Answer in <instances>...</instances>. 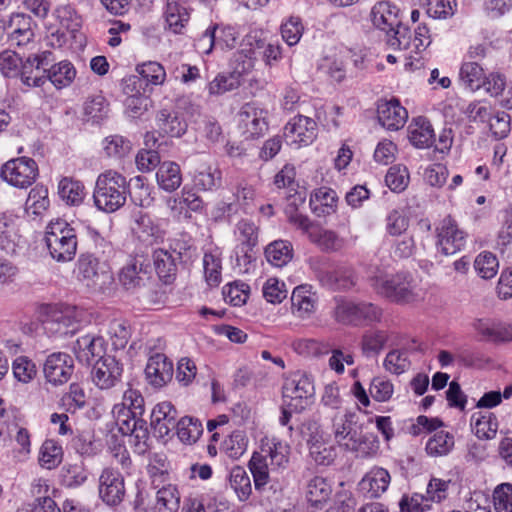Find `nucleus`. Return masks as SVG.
Wrapping results in <instances>:
<instances>
[{"label": "nucleus", "instance_id": "obj_27", "mask_svg": "<svg viewBox=\"0 0 512 512\" xmlns=\"http://www.w3.org/2000/svg\"><path fill=\"white\" fill-rule=\"evenodd\" d=\"M73 351L79 362L90 364L94 357H103L105 342L100 336L86 334L75 341Z\"/></svg>", "mask_w": 512, "mask_h": 512}, {"label": "nucleus", "instance_id": "obj_63", "mask_svg": "<svg viewBox=\"0 0 512 512\" xmlns=\"http://www.w3.org/2000/svg\"><path fill=\"white\" fill-rule=\"evenodd\" d=\"M262 292L266 301L272 304L281 303L288 294L285 283L274 277L265 281Z\"/></svg>", "mask_w": 512, "mask_h": 512}, {"label": "nucleus", "instance_id": "obj_17", "mask_svg": "<svg viewBox=\"0 0 512 512\" xmlns=\"http://www.w3.org/2000/svg\"><path fill=\"white\" fill-rule=\"evenodd\" d=\"M145 412L144 398L141 392L130 383L123 391L122 401L113 406L112 413L117 423L130 419L141 418Z\"/></svg>", "mask_w": 512, "mask_h": 512}, {"label": "nucleus", "instance_id": "obj_4", "mask_svg": "<svg viewBox=\"0 0 512 512\" xmlns=\"http://www.w3.org/2000/svg\"><path fill=\"white\" fill-rule=\"evenodd\" d=\"M45 244L53 260L58 263L70 262L77 252V231L64 219L51 220L46 226Z\"/></svg>", "mask_w": 512, "mask_h": 512}, {"label": "nucleus", "instance_id": "obj_45", "mask_svg": "<svg viewBox=\"0 0 512 512\" xmlns=\"http://www.w3.org/2000/svg\"><path fill=\"white\" fill-rule=\"evenodd\" d=\"M454 447V436L446 431L435 432L426 443L428 455L438 457L450 453Z\"/></svg>", "mask_w": 512, "mask_h": 512}, {"label": "nucleus", "instance_id": "obj_37", "mask_svg": "<svg viewBox=\"0 0 512 512\" xmlns=\"http://www.w3.org/2000/svg\"><path fill=\"white\" fill-rule=\"evenodd\" d=\"M379 441L373 434L358 433L346 444L345 450L353 452L357 457L369 458L377 454Z\"/></svg>", "mask_w": 512, "mask_h": 512}, {"label": "nucleus", "instance_id": "obj_6", "mask_svg": "<svg viewBox=\"0 0 512 512\" xmlns=\"http://www.w3.org/2000/svg\"><path fill=\"white\" fill-rule=\"evenodd\" d=\"M381 315V309L372 303H356L343 298L335 299V307L332 312L336 322L354 326L361 325L364 322L380 321Z\"/></svg>", "mask_w": 512, "mask_h": 512}, {"label": "nucleus", "instance_id": "obj_5", "mask_svg": "<svg viewBox=\"0 0 512 512\" xmlns=\"http://www.w3.org/2000/svg\"><path fill=\"white\" fill-rule=\"evenodd\" d=\"M370 281L377 293L392 301L410 303L420 298V292L412 278L405 273L393 276L379 273L372 276Z\"/></svg>", "mask_w": 512, "mask_h": 512}, {"label": "nucleus", "instance_id": "obj_41", "mask_svg": "<svg viewBox=\"0 0 512 512\" xmlns=\"http://www.w3.org/2000/svg\"><path fill=\"white\" fill-rule=\"evenodd\" d=\"M265 256L267 261L273 266L283 267L292 259V245L284 240L274 241L266 247Z\"/></svg>", "mask_w": 512, "mask_h": 512}, {"label": "nucleus", "instance_id": "obj_40", "mask_svg": "<svg viewBox=\"0 0 512 512\" xmlns=\"http://www.w3.org/2000/svg\"><path fill=\"white\" fill-rule=\"evenodd\" d=\"M235 236L245 257H248V252L258 243V227L252 220L242 219L236 224Z\"/></svg>", "mask_w": 512, "mask_h": 512}, {"label": "nucleus", "instance_id": "obj_62", "mask_svg": "<svg viewBox=\"0 0 512 512\" xmlns=\"http://www.w3.org/2000/svg\"><path fill=\"white\" fill-rule=\"evenodd\" d=\"M285 214L289 223L301 230L310 239V235L315 231L318 224L312 222L307 215L300 213L292 204L286 207Z\"/></svg>", "mask_w": 512, "mask_h": 512}, {"label": "nucleus", "instance_id": "obj_64", "mask_svg": "<svg viewBox=\"0 0 512 512\" xmlns=\"http://www.w3.org/2000/svg\"><path fill=\"white\" fill-rule=\"evenodd\" d=\"M493 500L497 512H512V485L503 483L497 486L494 490Z\"/></svg>", "mask_w": 512, "mask_h": 512}, {"label": "nucleus", "instance_id": "obj_14", "mask_svg": "<svg viewBox=\"0 0 512 512\" xmlns=\"http://www.w3.org/2000/svg\"><path fill=\"white\" fill-rule=\"evenodd\" d=\"M284 136L290 145L307 146L316 139L317 124L310 117L297 115L285 125Z\"/></svg>", "mask_w": 512, "mask_h": 512}, {"label": "nucleus", "instance_id": "obj_13", "mask_svg": "<svg viewBox=\"0 0 512 512\" xmlns=\"http://www.w3.org/2000/svg\"><path fill=\"white\" fill-rule=\"evenodd\" d=\"M237 116L238 127L247 139L258 137L268 129L267 112L255 103L244 104Z\"/></svg>", "mask_w": 512, "mask_h": 512}, {"label": "nucleus", "instance_id": "obj_11", "mask_svg": "<svg viewBox=\"0 0 512 512\" xmlns=\"http://www.w3.org/2000/svg\"><path fill=\"white\" fill-rule=\"evenodd\" d=\"M122 373V364L115 357L106 355L93 366L91 378L97 388L109 390L120 382Z\"/></svg>", "mask_w": 512, "mask_h": 512}, {"label": "nucleus", "instance_id": "obj_49", "mask_svg": "<svg viewBox=\"0 0 512 512\" xmlns=\"http://www.w3.org/2000/svg\"><path fill=\"white\" fill-rule=\"evenodd\" d=\"M229 484L240 501L248 500L252 493V485L250 477L244 468L237 466L231 470Z\"/></svg>", "mask_w": 512, "mask_h": 512}, {"label": "nucleus", "instance_id": "obj_32", "mask_svg": "<svg viewBox=\"0 0 512 512\" xmlns=\"http://www.w3.org/2000/svg\"><path fill=\"white\" fill-rule=\"evenodd\" d=\"M337 199V194L333 189L320 187L311 195L310 206L318 217L330 215L336 210Z\"/></svg>", "mask_w": 512, "mask_h": 512}, {"label": "nucleus", "instance_id": "obj_30", "mask_svg": "<svg viewBox=\"0 0 512 512\" xmlns=\"http://www.w3.org/2000/svg\"><path fill=\"white\" fill-rule=\"evenodd\" d=\"M391 476L382 467L372 468L360 481V488L369 494L370 498L381 496L389 487Z\"/></svg>", "mask_w": 512, "mask_h": 512}, {"label": "nucleus", "instance_id": "obj_39", "mask_svg": "<svg viewBox=\"0 0 512 512\" xmlns=\"http://www.w3.org/2000/svg\"><path fill=\"white\" fill-rule=\"evenodd\" d=\"M119 429L123 434H129L135 439V446L139 452H144L147 448V440L149 439L146 422L141 418L130 419L118 423Z\"/></svg>", "mask_w": 512, "mask_h": 512}, {"label": "nucleus", "instance_id": "obj_20", "mask_svg": "<svg viewBox=\"0 0 512 512\" xmlns=\"http://www.w3.org/2000/svg\"><path fill=\"white\" fill-rule=\"evenodd\" d=\"M398 8L389 1L381 0L374 4L370 19L374 27L384 31L387 38L400 26L397 19Z\"/></svg>", "mask_w": 512, "mask_h": 512}, {"label": "nucleus", "instance_id": "obj_51", "mask_svg": "<svg viewBox=\"0 0 512 512\" xmlns=\"http://www.w3.org/2000/svg\"><path fill=\"white\" fill-rule=\"evenodd\" d=\"M178 438L187 444L195 443L203 432V427L198 419L185 416L181 418L176 426Z\"/></svg>", "mask_w": 512, "mask_h": 512}, {"label": "nucleus", "instance_id": "obj_7", "mask_svg": "<svg viewBox=\"0 0 512 512\" xmlns=\"http://www.w3.org/2000/svg\"><path fill=\"white\" fill-rule=\"evenodd\" d=\"M75 271L77 279L94 291H104L113 280L106 263L100 262L90 253L79 256Z\"/></svg>", "mask_w": 512, "mask_h": 512}, {"label": "nucleus", "instance_id": "obj_16", "mask_svg": "<svg viewBox=\"0 0 512 512\" xmlns=\"http://www.w3.org/2000/svg\"><path fill=\"white\" fill-rule=\"evenodd\" d=\"M259 37L255 34H247L241 41L239 50L234 53L231 60L232 72L239 78L250 73L258 60L257 48Z\"/></svg>", "mask_w": 512, "mask_h": 512}, {"label": "nucleus", "instance_id": "obj_43", "mask_svg": "<svg viewBox=\"0 0 512 512\" xmlns=\"http://www.w3.org/2000/svg\"><path fill=\"white\" fill-rule=\"evenodd\" d=\"M155 270L165 283H169L176 273V258L167 250L158 249L153 253Z\"/></svg>", "mask_w": 512, "mask_h": 512}, {"label": "nucleus", "instance_id": "obj_9", "mask_svg": "<svg viewBox=\"0 0 512 512\" xmlns=\"http://www.w3.org/2000/svg\"><path fill=\"white\" fill-rule=\"evenodd\" d=\"M38 176V166L34 159L18 157L4 163L0 169V178L7 184L25 189L31 186Z\"/></svg>", "mask_w": 512, "mask_h": 512}, {"label": "nucleus", "instance_id": "obj_24", "mask_svg": "<svg viewBox=\"0 0 512 512\" xmlns=\"http://www.w3.org/2000/svg\"><path fill=\"white\" fill-rule=\"evenodd\" d=\"M155 122L160 134L171 137H181L185 134L188 126L180 112L169 108L159 110Z\"/></svg>", "mask_w": 512, "mask_h": 512}, {"label": "nucleus", "instance_id": "obj_48", "mask_svg": "<svg viewBox=\"0 0 512 512\" xmlns=\"http://www.w3.org/2000/svg\"><path fill=\"white\" fill-rule=\"evenodd\" d=\"M309 452L313 460L319 465L331 464L336 456L335 448L320 437L313 436L308 440Z\"/></svg>", "mask_w": 512, "mask_h": 512}, {"label": "nucleus", "instance_id": "obj_59", "mask_svg": "<svg viewBox=\"0 0 512 512\" xmlns=\"http://www.w3.org/2000/svg\"><path fill=\"white\" fill-rule=\"evenodd\" d=\"M304 32V25L302 20L298 16H290L286 21H284L281 25V36L282 39L289 46L296 45Z\"/></svg>", "mask_w": 512, "mask_h": 512}, {"label": "nucleus", "instance_id": "obj_53", "mask_svg": "<svg viewBox=\"0 0 512 512\" xmlns=\"http://www.w3.org/2000/svg\"><path fill=\"white\" fill-rule=\"evenodd\" d=\"M63 458L62 447L53 440H46L40 449L39 464L42 468L51 470L56 468Z\"/></svg>", "mask_w": 512, "mask_h": 512}, {"label": "nucleus", "instance_id": "obj_28", "mask_svg": "<svg viewBox=\"0 0 512 512\" xmlns=\"http://www.w3.org/2000/svg\"><path fill=\"white\" fill-rule=\"evenodd\" d=\"M357 416L352 411H346L342 415H336L332 420V432L335 441L344 449L347 443L357 434Z\"/></svg>", "mask_w": 512, "mask_h": 512}, {"label": "nucleus", "instance_id": "obj_36", "mask_svg": "<svg viewBox=\"0 0 512 512\" xmlns=\"http://www.w3.org/2000/svg\"><path fill=\"white\" fill-rule=\"evenodd\" d=\"M193 181L199 190L210 191L220 186L221 172L217 167L203 162L197 167Z\"/></svg>", "mask_w": 512, "mask_h": 512}, {"label": "nucleus", "instance_id": "obj_46", "mask_svg": "<svg viewBox=\"0 0 512 512\" xmlns=\"http://www.w3.org/2000/svg\"><path fill=\"white\" fill-rule=\"evenodd\" d=\"M241 85V79L232 71L229 73H219L207 85L210 96H220L227 92L237 89Z\"/></svg>", "mask_w": 512, "mask_h": 512}, {"label": "nucleus", "instance_id": "obj_2", "mask_svg": "<svg viewBox=\"0 0 512 512\" xmlns=\"http://www.w3.org/2000/svg\"><path fill=\"white\" fill-rule=\"evenodd\" d=\"M431 42L430 30L426 24H418L413 30L400 25L387 38V44L391 48L407 52L405 68L411 71L423 67V52Z\"/></svg>", "mask_w": 512, "mask_h": 512}, {"label": "nucleus", "instance_id": "obj_47", "mask_svg": "<svg viewBox=\"0 0 512 512\" xmlns=\"http://www.w3.org/2000/svg\"><path fill=\"white\" fill-rule=\"evenodd\" d=\"M484 76V70L477 62H465L461 66L460 80L471 91H476L482 87Z\"/></svg>", "mask_w": 512, "mask_h": 512}, {"label": "nucleus", "instance_id": "obj_58", "mask_svg": "<svg viewBox=\"0 0 512 512\" xmlns=\"http://www.w3.org/2000/svg\"><path fill=\"white\" fill-rule=\"evenodd\" d=\"M203 268L206 282L210 286H218L221 282V259L217 253L206 252L203 257Z\"/></svg>", "mask_w": 512, "mask_h": 512}, {"label": "nucleus", "instance_id": "obj_34", "mask_svg": "<svg viewBox=\"0 0 512 512\" xmlns=\"http://www.w3.org/2000/svg\"><path fill=\"white\" fill-rule=\"evenodd\" d=\"M331 493L332 487L324 477L315 476L307 484V500L316 510L330 499Z\"/></svg>", "mask_w": 512, "mask_h": 512}, {"label": "nucleus", "instance_id": "obj_18", "mask_svg": "<svg viewBox=\"0 0 512 512\" xmlns=\"http://www.w3.org/2000/svg\"><path fill=\"white\" fill-rule=\"evenodd\" d=\"M43 370L48 382L61 385L66 383L73 373V360L66 353H52L47 357Z\"/></svg>", "mask_w": 512, "mask_h": 512}, {"label": "nucleus", "instance_id": "obj_21", "mask_svg": "<svg viewBox=\"0 0 512 512\" xmlns=\"http://www.w3.org/2000/svg\"><path fill=\"white\" fill-rule=\"evenodd\" d=\"M24 248L17 221L3 215L0 217V249L8 255H16Z\"/></svg>", "mask_w": 512, "mask_h": 512}, {"label": "nucleus", "instance_id": "obj_56", "mask_svg": "<svg viewBox=\"0 0 512 512\" xmlns=\"http://www.w3.org/2000/svg\"><path fill=\"white\" fill-rule=\"evenodd\" d=\"M26 210L34 215H41L50 205L48 190L42 186L31 189L27 200Z\"/></svg>", "mask_w": 512, "mask_h": 512}, {"label": "nucleus", "instance_id": "obj_55", "mask_svg": "<svg viewBox=\"0 0 512 512\" xmlns=\"http://www.w3.org/2000/svg\"><path fill=\"white\" fill-rule=\"evenodd\" d=\"M53 15L58 20L61 28L66 29L67 31L75 32L81 26L80 17L69 4L58 5L54 10Z\"/></svg>", "mask_w": 512, "mask_h": 512}, {"label": "nucleus", "instance_id": "obj_38", "mask_svg": "<svg viewBox=\"0 0 512 512\" xmlns=\"http://www.w3.org/2000/svg\"><path fill=\"white\" fill-rule=\"evenodd\" d=\"M58 194L67 205L78 206L83 202L86 192L80 181L65 177L58 184Z\"/></svg>", "mask_w": 512, "mask_h": 512}, {"label": "nucleus", "instance_id": "obj_60", "mask_svg": "<svg viewBox=\"0 0 512 512\" xmlns=\"http://www.w3.org/2000/svg\"><path fill=\"white\" fill-rule=\"evenodd\" d=\"M141 265L136 260L126 264L119 272V282L126 290H134L140 287L143 278L140 276Z\"/></svg>", "mask_w": 512, "mask_h": 512}, {"label": "nucleus", "instance_id": "obj_57", "mask_svg": "<svg viewBox=\"0 0 512 512\" xmlns=\"http://www.w3.org/2000/svg\"><path fill=\"white\" fill-rule=\"evenodd\" d=\"M474 268L481 278L491 279L497 274L499 263L493 253L484 251L475 258Z\"/></svg>", "mask_w": 512, "mask_h": 512}, {"label": "nucleus", "instance_id": "obj_10", "mask_svg": "<svg viewBox=\"0 0 512 512\" xmlns=\"http://www.w3.org/2000/svg\"><path fill=\"white\" fill-rule=\"evenodd\" d=\"M77 311L74 307H48L42 320L44 330L51 335L66 336L76 330Z\"/></svg>", "mask_w": 512, "mask_h": 512}, {"label": "nucleus", "instance_id": "obj_1", "mask_svg": "<svg viewBox=\"0 0 512 512\" xmlns=\"http://www.w3.org/2000/svg\"><path fill=\"white\" fill-rule=\"evenodd\" d=\"M290 445L277 437H264L259 450L255 451L248 463L253 476L254 486L258 492L281 489L275 473L287 469L290 459Z\"/></svg>", "mask_w": 512, "mask_h": 512}, {"label": "nucleus", "instance_id": "obj_25", "mask_svg": "<svg viewBox=\"0 0 512 512\" xmlns=\"http://www.w3.org/2000/svg\"><path fill=\"white\" fill-rule=\"evenodd\" d=\"M177 410L169 401L158 403L151 413V425L160 436H166L177 426Z\"/></svg>", "mask_w": 512, "mask_h": 512}, {"label": "nucleus", "instance_id": "obj_19", "mask_svg": "<svg viewBox=\"0 0 512 512\" xmlns=\"http://www.w3.org/2000/svg\"><path fill=\"white\" fill-rule=\"evenodd\" d=\"M145 377L155 388L165 386L173 377L172 361L161 353L150 356L145 367Z\"/></svg>", "mask_w": 512, "mask_h": 512}, {"label": "nucleus", "instance_id": "obj_50", "mask_svg": "<svg viewBox=\"0 0 512 512\" xmlns=\"http://www.w3.org/2000/svg\"><path fill=\"white\" fill-rule=\"evenodd\" d=\"M102 148L107 157L122 159L131 152L132 143L123 136L111 135L103 139Z\"/></svg>", "mask_w": 512, "mask_h": 512}, {"label": "nucleus", "instance_id": "obj_3", "mask_svg": "<svg viewBox=\"0 0 512 512\" xmlns=\"http://www.w3.org/2000/svg\"><path fill=\"white\" fill-rule=\"evenodd\" d=\"M128 192L126 178L117 171L107 170L97 177L93 193L95 206L100 211L113 213L124 206Z\"/></svg>", "mask_w": 512, "mask_h": 512}, {"label": "nucleus", "instance_id": "obj_23", "mask_svg": "<svg viewBox=\"0 0 512 512\" xmlns=\"http://www.w3.org/2000/svg\"><path fill=\"white\" fill-rule=\"evenodd\" d=\"M163 18L165 29L174 34H181L190 19V14L180 0H166L163 7Z\"/></svg>", "mask_w": 512, "mask_h": 512}, {"label": "nucleus", "instance_id": "obj_26", "mask_svg": "<svg viewBox=\"0 0 512 512\" xmlns=\"http://www.w3.org/2000/svg\"><path fill=\"white\" fill-rule=\"evenodd\" d=\"M407 118V110L400 105L397 99L386 101L378 106V120L388 130L402 128Z\"/></svg>", "mask_w": 512, "mask_h": 512}, {"label": "nucleus", "instance_id": "obj_8", "mask_svg": "<svg viewBox=\"0 0 512 512\" xmlns=\"http://www.w3.org/2000/svg\"><path fill=\"white\" fill-rule=\"evenodd\" d=\"M283 397L288 406L296 411L304 410L313 400L315 388L309 375L296 371L289 375L283 384Z\"/></svg>", "mask_w": 512, "mask_h": 512}, {"label": "nucleus", "instance_id": "obj_31", "mask_svg": "<svg viewBox=\"0 0 512 512\" xmlns=\"http://www.w3.org/2000/svg\"><path fill=\"white\" fill-rule=\"evenodd\" d=\"M435 134L431 123L425 117L413 119L409 125V140L419 149L428 148L434 143Z\"/></svg>", "mask_w": 512, "mask_h": 512}, {"label": "nucleus", "instance_id": "obj_35", "mask_svg": "<svg viewBox=\"0 0 512 512\" xmlns=\"http://www.w3.org/2000/svg\"><path fill=\"white\" fill-rule=\"evenodd\" d=\"M46 79L49 80L57 89L69 86L76 76L74 66L68 61H60L52 65L48 70H44Z\"/></svg>", "mask_w": 512, "mask_h": 512}, {"label": "nucleus", "instance_id": "obj_61", "mask_svg": "<svg viewBox=\"0 0 512 512\" xmlns=\"http://www.w3.org/2000/svg\"><path fill=\"white\" fill-rule=\"evenodd\" d=\"M224 300L233 306H241L249 297V285L243 282H234L223 287Z\"/></svg>", "mask_w": 512, "mask_h": 512}, {"label": "nucleus", "instance_id": "obj_15", "mask_svg": "<svg viewBox=\"0 0 512 512\" xmlns=\"http://www.w3.org/2000/svg\"><path fill=\"white\" fill-rule=\"evenodd\" d=\"M99 497L108 506L119 505L125 496L124 478L120 472L106 468L99 477Z\"/></svg>", "mask_w": 512, "mask_h": 512}, {"label": "nucleus", "instance_id": "obj_42", "mask_svg": "<svg viewBox=\"0 0 512 512\" xmlns=\"http://www.w3.org/2000/svg\"><path fill=\"white\" fill-rule=\"evenodd\" d=\"M471 428L479 439H492L497 433L498 424L492 413H474Z\"/></svg>", "mask_w": 512, "mask_h": 512}, {"label": "nucleus", "instance_id": "obj_44", "mask_svg": "<svg viewBox=\"0 0 512 512\" xmlns=\"http://www.w3.org/2000/svg\"><path fill=\"white\" fill-rule=\"evenodd\" d=\"M309 240L326 252L338 251L344 243L335 231L325 229L320 225H317Z\"/></svg>", "mask_w": 512, "mask_h": 512}, {"label": "nucleus", "instance_id": "obj_33", "mask_svg": "<svg viewBox=\"0 0 512 512\" xmlns=\"http://www.w3.org/2000/svg\"><path fill=\"white\" fill-rule=\"evenodd\" d=\"M156 180L159 187L164 191H175L182 183L180 166L171 161L161 163L156 173Z\"/></svg>", "mask_w": 512, "mask_h": 512}, {"label": "nucleus", "instance_id": "obj_12", "mask_svg": "<svg viewBox=\"0 0 512 512\" xmlns=\"http://www.w3.org/2000/svg\"><path fill=\"white\" fill-rule=\"evenodd\" d=\"M464 231L459 229L456 221L450 216L445 217L437 227V248L448 256L460 251L466 243Z\"/></svg>", "mask_w": 512, "mask_h": 512}, {"label": "nucleus", "instance_id": "obj_54", "mask_svg": "<svg viewBox=\"0 0 512 512\" xmlns=\"http://www.w3.org/2000/svg\"><path fill=\"white\" fill-rule=\"evenodd\" d=\"M108 334L115 350L124 349L131 336L130 326L125 320L114 319L109 324Z\"/></svg>", "mask_w": 512, "mask_h": 512}, {"label": "nucleus", "instance_id": "obj_52", "mask_svg": "<svg viewBox=\"0 0 512 512\" xmlns=\"http://www.w3.org/2000/svg\"><path fill=\"white\" fill-rule=\"evenodd\" d=\"M388 340V335L382 330H369L366 331L361 340V349L365 356L379 354L385 347Z\"/></svg>", "mask_w": 512, "mask_h": 512}, {"label": "nucleus", "instance_id": "obj_29", "mask_svg": "<svg viewBox=\"0 0 512 512\" xmlns=\"http://www.w3.org/2000/svg\"><path fill=\"white\" fill-rule=\"evenodd\" d=\"M133 232L144 244L151 245L164 236V231L159 223L148 214H139L135 219Z\"/></svg>", "mask_w": 512, "mask_h": 512}, {"label": "nucleus", "instance_id": "obj_22", "mask_svg": "<svg viewBox=\"0 0 512 512\" xmlns=\"http://www.w3.org/2000/svg\"><path fill=\"white\" fill-rule=\"evenodd\" d=\"M317 297L307 285H300L292 291L291 313L294 317L307 320L316 311Z\"/></svg>", "mask_w": 512, "mask_h": 512}]
</instances>
